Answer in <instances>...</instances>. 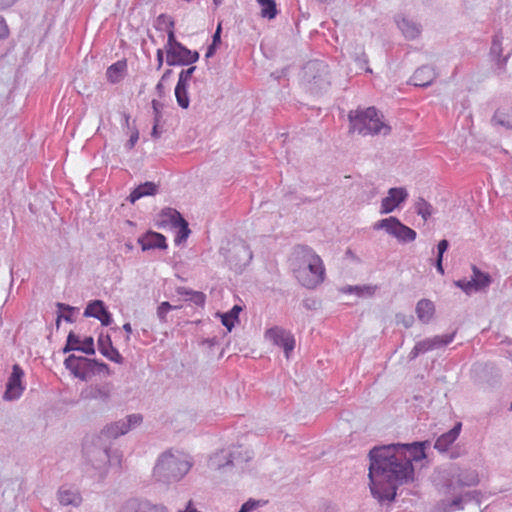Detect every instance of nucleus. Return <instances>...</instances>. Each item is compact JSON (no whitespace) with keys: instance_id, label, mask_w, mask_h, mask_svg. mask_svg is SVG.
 I'll list each match as a JSON object with an SVG mask.
<instances>
[{"instance_id":"nucleus-1","label":"nucleus","mask_w":512,"mask_h":512,"mask_svg":"<svg viewBox=\"0 0 512 512\" xmlns=\"http://www.w3.org/2000/svg\"><path fill=\"white\" fill-rule=\"evenodd\" d=\"M370 490L378 501H392L398 486L414 479V467L396 444L374 447L369 452Z\"/></svg>"},{"instance_id":"nucleus-2","label":"nucleus","mask_w":512,"mask_h":512,"mask_svg":"<svg viewBox=\"0 0 512 512\" xmlns=\"http://www.w3.org/2000/svg\"><path fill=\"white\" fill-rule=\"evenodd\" d=\"M191 456L179 451L162 453L153 468V479L162 484L179 482L191 470Z\"/></svg>"},{"instance_id":"nucleus-3","label":"nucleus","mask_w":512,"mask_h":512,"mask_svg":"<svg viewBox=\"0 0 512 512\" xmlns=\"http://www.w3.org/2000/svg\"><path fill=\"white\" fill-rule=\"evenodd\" d=\"M296 255L301 258L304 267L295 270L300 284L308 289H314L324 281L325 267L322 259L308 246L300 245L295 249Z\"/></svg>"},{"instance_id":"nucleus-4","label":"nucleus","mask_w":512,"mask_h":512,"mask_svg":"<svg viewBox=\"0 0 512 512\" xmlns=\"http://www.w3.org/2000/svg\"><path fill=\"white\" fill-rule=\"evenodd\" d=\"M382 115L375 107L351 110L348 114L350 132L360 135L389 134L391 128L382 121Z\"/></svg>"},{"instance_id":"nucleus-5","label":"nucleus","mask_w":512,"mask_h":512,"mask_svg":"<svg viewBox=\"0 0 512 512\" xmlns=\"http://www.w3.org/2000/svg\"><path fill=\"white\" fill-rule=\"evenodd\" d=\"M110 447V443L103 440V436L97 435L87 437L83 443L84 458L101 479L105 477L108 465L114 458L110 454Z\"/></svg>"},{"instance_id":"nucleus-6","label":"nucleus","mask_w":512,"mask_h":512,"mask_svg":"<svg viewBox=\"0 0 512 512\" xmlns=\"http://www.w3.org/2000/svg\"><path fill=\"white\" fill-rule=\"evenodd\" d=\"M64 366L76 378L83 381L91 379L96 374H110L109 366L106 363L74 354L64 360Z\"/></svg>"},{"instance_id":"nucleus-7","label":"nucleus","mask_w":512,"mask_h":512,"mask_svg":"<svg viewBox=\"0 0 512 512\" xmlns=\"http://www.w3.org/2000/svg\"><path fill=\"white\" fill-rule=\"evenodd\" d=\"M374 230H384L390 236L396 238L400 243L413 242L417 233L412 228L403 224L397 217L390 216L381 219L373 225Z\"/></svg>"},{"instance_id":"nucleus-8","label":"nucleus","mask_w":512,"mask_h":512,"mask_svg":"<svg viewBox=\"0 0 512 512\" xmlns=\"http://www.w3.org/2000/svg\"><path fill=\"white\" fill-rule=\"evenodd\" d=\"M143 418L140 414H131L124 419L107 424L98 436H103V440L111 444L112 439L128 433L132 428L140 425Z\"/></svg>"},{"instance_id":"nucleus-9","label":"nucleus","mask_w":512,"mask_h":512,"mask_svg":"<svg viewBox=\"0 0 512 512\" xmlns=\"http://www.w3.org/2000/svg\"><path fill=\"white\" fill-rule=\"evenodd\" d=\"M251 459L250 452L248 450L244 451V455H242V448L237 447L234 450H221L215 454H213L209 459V467L213 469H221L228 465H233L234 462H247Z\"/></svg>"},{"instance_id":"nucleus-10","label":"nucleus","mask_w":512,"mask_h":512,"mask_svg":"<svg viewBox=\"0 0 512 512\" xmlns=\"http://www.w3.org/2000/svg\"><path fill=\"white\" fill-rule=\"evenodd\" d=\"M446 474L448 477L447 488L449 491H454L456 487H471L479 483L478 474L475 470L452 467Z\"/></svg>"},{"instance_id":"nucleus-11","label":"nucleus","mask_w":512,"mask_h":512,"mask_svg":"<svg viewBox=\"0 0 512 512\" xmlns=\"http://www.w3.org/2000/svg\"><path fill=\"white\" fill-rule=\"evenodd\" d=\"M456 332L446 335H436L431 338H426L418 341L412 350L410 351L408 358L409 360L416 359L420 354L438 349L440 347L450 344L455 338Z\"/></svg>"},{"instance_id":"nucleus-12","label":"nucleus","mask_w":512,"mask_h":512,"mask_svg":"<svg viewBox=\"0 0 512 512\" xmlns=\"http://www.w3.org/2000/svg\"><path fill=\"white\" fill-rule=\"evenodd\" d=\"M252 259L253 253L250 246L243 240L233 243L230 254L227 256L228 262L239 270L248 266Z\"/></svg>"},{"instance_id":"nucleus-13","label":"nucleus","mask_w":512,"mask_h":512,"mask_svg":"<svg viewBox=\"0 0 512 512\" xmlns=\"http://www.w3.org/2000/svg\"><path fill=\"white\" fill-rule=\"evenodd\" d=\"M199 59V53L192 51L186 46L178 45L177 49H171L166 54V63L169 66H186L197 62Z\"/></svg>"},{"instance_id":"nucleus-14","label":"nucleus","mask_w":512,"mask_h":512,"mask_svg":"<svg viewBox=\"0 0 512 512\" xmlns=\"http://www.w3.org/2000/svg\"><path fill=\"white\" fill-rule=\"evenodd\" d=\"M267 339L273 342V344L283 348L286 358H289V354L295 348V339L291 332L275 326L268 329L265 333Z\"/></svg>"},{"instance_id":"nucleus-15","label":"nucleus","mask_w":512,"mask_h":512,"mask_svg":"<svg viewBox=\"0 0 512 512\" xmlns=\"http://www.w3.org/2000/svg\"><path fill=\"white\" fill-rule=\"evenodd\" d=\"M23 376L24 371L19 365L15 364L12 368V373L8 378L6 390L3 394V399L5 401H13L21 397L24 391V387L22 386Z\"/></svg>"},{"instance_id":"nucleus-16","label":"nucleus","mask_w":512,"mask_h":512,"mask_svg":"<svg viewBox=\"0 0 512 512\" xmlns=\"http://www.w3.org/2000/svg\"><path fill=\"white\" fill-rule=\"evenodd\" d=\"M326 73L327 66L322 61L312 60L303 67V79L308 83H314L318 86L326 82Z\"/></svg>"},{"instance_id":"nucleus-17","label":"nucleus","mask_w":512,"mask_h":512,"mask_svg":"<svg viewBox=\"0 0 512 512\" xmlns=\"http://www.w3.org/2000/svg\"><path fill=\"white\" fill-rule=\"evenodd\" d=\"M408 197L407 190L403 187H394L388 190V195L382 199L380 214H388L394 211Z\"/></svg>"},{"instance_id":"nucleus-18","label":"nucleus","mask_w":512,"mask_h":512,"mask_svg":"<svg viewBox=\"0 0 512 512\" xmlns=\"http://www.w3.org/2000/svg\"><path fill=\"white\" fill-rule=\"evenodd\" d=\"M394 20L405 39L414 40L420 36L422 26L417 21L403 14L396 15Z\"/></svg>"},{"instance_id":"nucleus-19","label":"nucleus","mask_w":512,"mask_h":512,"mask_svg":"<svg viewBox=\"0 0 512 512\" xmlns=\"http://www.w3.org/2000/svg\"><path fill=\"white\" fill-rule=\"evenodd\" d=\"M84 316L96 318L104 326H109L113 322L112 315L102 300L91 301L84 310Z\"/></svg>"},{"instance_id":"nucleus-20","label":"nucleus","mask_w":512,"mask_h":512,"mask_svg":"<svg viewBox=\"0 0 512 512\" xmlns=\"http://www.w3.org/2000/svg\"><path fill=\"white\" fill-rule=\"evenodd\" d=\"M400 452H403L406 460H409L410 464L413 461H421L426 457L425 448L429 446L428 441L414 442L411 444H396Z\"/></svg>"},{"instance_id":"nucleus-21","label":"nucleus","mask_w":512,"mask_h":512,"mask_svg":"<svg viewBox=\"0 0 512 512\" xmlns=\"http://www.w3.org/2000/svg\"><path fill=\"white\" fill-rule=\"evenodd\" d=\"M98 350L100 353L105 356L110 361H113L117 364H122L124 362L123 356L119 353V351L113 346L111 338L108 334H100L97 340Z\"/></svg>"},{"instance_id":"nucleus-22","label":"nucleus","mask_w":512,"mask_h":512,"mask_svg":"<svg viewBox=\"0 0 512 512\" xmlns=\"http://www.w3.org/2000/svg\"><path fill=\"white\" fill-rule=\"evenodd\" d=\"M138 243L143 251L152 249H166V237L158 232L148 231L138 238Z\"/></svg>"},{"instance_id":"nucleus-23","label":"nucleus","mask_w":512,"mask_h":512,"mask_svg":"<svg viewBox=\"0 0 512 512\" xmlns=\"http://www.w3.org/2000/svg\"><path fill=\"white\" fill-rule=\"evenodd\" d=\"M120 512H167L162 505H154L148 501L130 499L124 503Z\"/></svg>"},{"instance_id":"nucleus-24","label":"nucleus","mask_w":512,"mask_h":512,"mask_svg":"<svg viewBox=\"0 0 512 512\" xmlns=\"http://www.w3.org/2000/svg\"><path fill=\"white\" fill-rule=\"evenodd\" d=\"M110 388L108 385H90L83 389L80 397L83 400H99L107 403L110 399Z\"/></svg>"},{"instance_id":"nucleus-25","label":"nucleus","mask_w":512,"mask_h":512,"mask_svg":"<svg viewBox=\"0 0 512 512\" xmlns=\"http://www.w3.org/2000/svg\"><path fill=\"white\" fill-rule=\"evenodd\" d=\"M182 215L174 208H164L157 216L156 226L161 229L167 227L176 228L177 223L182 219Z\"/></svg>"},{"instance_id":"nucleus-26","label":"nucleus","mask_w":512,"mask_h":512,"mask_svg":"<svg viewBox=\"0 0 512 512\" xmlns=\"http://www.w3.org/2000/svg\"><path fill=\"white\" fill-rule=\"evenodd\" d=\"M436 77L433 67L424 65L418 68L411 77V83L418 87H427L432 84Z\"/></svg>"},{"instance_id":"nucleus-27","label":"nucleus","mask_w":512,"mask_h":512,"mask_svg":"<svg viewBox=\"0 0 512 512\" xmlns=\"http://www.w3.org/2000/svg\"><path fill=\"white\" fill-rule=\"evenodd\" d=\"M462 424L456 423L455 426L446 433H443L437 438L434 448L439 452H446L448 448L456 441L461 432Z\"/></svg>"},{"instance_id":"nucleus-28","label":"nucleus","mask_w":512,"mask_h":512,"mask_svg":"<svg viewBox=\"0 0 512 512\" xmlns=\"http://www.w3.org/2000/svg\"><path fill=\"white\" fill-rule=\"evenodd\" d=\"M415 312L420 322L428 324L434 317L435 305L429 299H421L416 304Z\"/></svg>"},{"instance_id":"nucleus-29","label":"nucleus","mask_w":512,"mask_h":512,"mask_svg":"<svg viewBox=\"0 0 512 512\" xmlns=\"http://www.w3.org/2000/svg\"><path fill=\"white\" fill-rule=\"evenodd\" d=\"M58 500L61 505L77 507L82 502V497L77 489L61 487L58 491Z\"/></svg>"},{"instance_id":"nucleus-30","label":"nucleus","mask_w":512,"mask_h":512,"mask_svg":"<svg viewBox=\"0 0 512 512\" xmlns=\"http://www.w3.org/2000/svg\"><path fill=\"white\" fill-rule=\"evenodd\" d=\"M157 185L154 182H145L137 186L129 195L128 200L135 203L142 197L156 194Z\"/></svg>"},{"instance_id":"nucleus-31","label":"nucleus","mask_w":512,"mask_h":512,"mask_svg":"<svg viewBox=\"0 0 512 512\" xmlns=\"http://www.w3.org/2000/svg\"><path fill=\"white\" fill-rule=\"evenodd\" d=\"M126 69H127L126 61L122 60V61H117V62L113 63L112 65H110L107 68V71H106L107 80L112 84L119 83L123 79Z\"/></svg>"},{"instance_id":"nucleus-32","label":"nucleus","mask_w":512,"mask_h":512,"mask_svg":"<svg viewBox=\"0 0 512 512\" xmlns=\"http://www.w3.org/2000/svg\"><path fill=\"white\" fill-rule=\"evenodd\" d=\"M242 311L241 306L234 305L231 310L221 315L222 325L231 331L235 323L239 321V313Z\"/></svg>"},{"instance_id":"nucleus-33","label":"nucleus","mask_w":512,"mask_h":512,"mask_svg":"<svg viewBox=\"0 0 512 512\" xmlns=\"http://www.w3.org/2000/svg\"><path fill=\"white\" fill-rule=\"evenodd\" d=\"M261 7L260 15L262 18L272 20L278 14L275 0H256Z\"/></svg>"},{"instance_id":"nucleus-34","label":"nucleus","mask_w":512,"mask_h":512,"mask_svg":"<svg viewBox=\"0 0 512 512\" xmlns=\"http://www.w3.org/2000/svg\"><path fill=\"white\" fill-rule=\"evenodd\" d=\"M492 122L506 129H512V109L511 113L498 109L493 115Z\"/></svg>"},{"instance_id":"nucleus-35","label":"nucleus","mask_w":512,"mask_h":512,"mask_svg":"<svg viewBox=\"0 0 512 512\" xmlns=\"http://www.w3.org/2000/svg\"><path fill=\"white\" fill-rule=\"evenodd\" d=\"M490 276L481 272L476 266H473V277L471 283L474 285V290L478 291L487 287L490 284Z\"/></svg>"},{"instance_id":"nucleus-36","label":"nucleus","mask_w":512,"mask_h":512,"mask_svg":"<svg viewBox=\"0 0 512 512\" xmlns=\"http://www.w3.org/2000/svg\"><path fill=\"white\" fill-rule=\"evenodd\" d=\"M415 212L422 217L424 221H427L433 214V206L427 202L424 198H418L415 202Z\"/></svg>"},{"instance_id":"nucleus-37","label":"nucleus","mask_w":512,"mask_h":512,"mask_svg":"<svg viewBox=\"0 0 512 512\" xmlns=\"http://www.w3.org/2000/svg\"><path fill=\"white\" fill-rule=\"evenodd\" d=\"M176 228H178L179 230L175 236L174 242H175V245H180L187 240V238L189 237V235L191 233V230L189 229L188 222L184 218H182L177 223Z\"/></svg>"},{"instance_id":"nucleus-38","label":"nucleus","mask_w":512,"mask_h":512,"mask_svg":"<svg viewBox=\"0 0 512 512\" xmlns=\"http://www.w3.org/2000/svg\"><path fill=\"white\" fill-rule=\"evenodd\" d=\"M57 308L60 312V314H58V316H57V321H56L57 326H59L61 319H64L66 322H70V323L73 322L71 313L74 311V309H75L74 307H71L64 303H57Z\"/></svg>"},{"instance_id":"nucleus-39","label":"nucleus","mask_w":512,"mask_h":512,"mask_svg":"<svg viewBox=\"0 0 512 512\" xmlns=\"http://www.w3.org/2000/svg\"><path fill=\"white\" fill-rule=\"evenodd\" d=\"M77 351L85 353L87 355L95 354L94 340L92 337H86L81 343L80 346H77Z\"/></svg>"},{"instance_id":"nucleus-40","label":"nucleus","mask_w":512,"mask_h":512,"mask_svg":"<svg viewBox=\"0 0 512 512\" xmlns=\"http://www.w3.org/2000/svg\"><path fill=\"white\" fill-rule=\"evenodd\" d=\"M163 27L170 29H174V21L171 17L161 14L156 19V28L157 29H163Z\"/></svg>"},{"instance_id":"nucleus-41","label":"nucleus","mask_w":512,"mask_h":512,"mask_svg":"<svg viewBox=\"0 0 512 512\" xmlns=\"http://www.w3.org/2000/svg\"><path fill=\"white\" fill-rule=\"evenodd\" d=\"M178 45H182V43L176 40L174 30L173 29L168 30V38H167V43L165 45L166 54H168V51H170L171 49H175V48L177 49Z\"/></svg>"},{"instance_id":"nucleus-42","label":"nucleus","mask_w":512,"mask_h":512,"mask_svg":"<svg viewBox=\"0 0 512 512\" xmlns=\"http://www.w3.org/2000/svg\"><path fill=\"white\" fill-rule=\"evenodd\" d=\"M175 307H173L169 302L165 301V302H162L159 306H158V309H157V316L158 318L161 320V321H166V315L169 311H171L172 309H174Z\"/></svg>"},{"instance_id":"nucleus-43","label":"nucleus","mask_w":512,"mask_h":512,"mask_svg":"<svg viewBox=\"0 0 512 512\" xmlns=\"http://www.w3.org/2000/svg\"><path fill=\"white\" fill-rule=\"evenodd\" d=\"M175 97H176L178 105L181 108L187 109L189 107L190 100H189L187 91L175 92Z\"/></svg>"},{"instance_id":"nucleus-44","label":"nucleus","mask_w":512,"mask_h":512,"mask_svg":"<svg viewBox=\"0 0 512 512\" xmlns=\"http://www.w3.org/2000/svg\"><path fill=\"white\" fill-rule=\"evenodd\" d=\"M396 321L397 323H401L405 328H410L414 324L415 319L413 315L399 313L396 315Z\"/></svg>"},{"instance_id":"nucleus-45","label":"nucleus","mask_w":512,"mask_h":512,"mask_svg":"<svg viewBox=\"0 0 512 512\" xmlns=\"http://www.w3.org/2000/svg\"><path fill=\"white\" fill-rule=\"evenodd\" d=\"M205 299V294L200 291H195L191 293V296L189 298H186V300L194 303L197 306H203L205 303Z\"/></svg>"},{"instance_id":"nucleus-46","label":"nucleus","mask_w":512,"mask_h":512,"mask_svg":"<svg viewBox=\"0 0 512 512\" xmlns=\"http://www.w3.org/2000/svg\"><path fill=\"white\" fill-rule=\"evenodd\" d=\"M502 52V37L495 35L492 40L491 54L500 56Z\"/></svg>"},{"instance_id":"nucleus-47","label":"nucleus","mask_w":512,"mask_h":512,"mask_svg":"<svg viewBox=\"0 0 512 512\" xmlns=\"http://www.w3.org/2000/svg\"><path fill=\"white\" fill-rule=\"evenodd\" d=\"M456 286L461 288L465 293L469 294L474 290V285L471 280L460 279L455 282Z\"/></svg>"},{"instance_id":"nucleus-48","label":"nucleus","mask_w":512,"mask_h":512,"mask_svg":"<svg viewBox=\"0 0 512 512\" xmlns=\"http://www.w3.org/2000/svg\"><path fill=\"white\" fill-rule=\"evenodd\" d=\"M462 497L461 496H456L448 505H447V511L448 512H453L455 510H462L464 507H463V504H462Z\"/></svg>"},{"instance_id":"nucleus-49","label":"nucleus","mask_w":512,"mask_h":512,"mask_svg":"<svg viewBox=\"0 0 512 512\" xmlns=\"http://www.w3.org/2000/svg\"><path fill=\"white\" fill-rule=\"evenodd\" d=\"M195 70H196L195 66H192V67H189L188 69L182 70L179 74V78L186 82H189L191 80L192 75L195 72Z\"/></svg>"},{"instance_id":"nucleus-50","label":"nucleus","mask_w":512,"mask_h":512,"mask_svg":"<svg viewBox=\"0 0 512 512\" xmlns=\"http://www.w3.org/2000/svg\"><path fill=\"white\" fill-rule=\"evenodd\" d=\"M9 35V28L5 19L0 16V39H5Z\"/></svg>"},{"instance_id":"nucleus-51","label":"nucleus","mask_w":512,"mask_h":512,"mask_svg":"<svg viewBox=\"0 0 512 512\" xmlns=\"http://www.w3.org/2000/svg\"><path fill=\"white\" fill-rule=\"evenodd\" d=\"M258 504V501L249 500L241 506L240 510H244V512H250L254 510L258 506Z\"/></svg>"},{"instance_id":"nucleus-52","label":"nucleus","mask_w":512,"mask_h":512,"mask_svg":"<svg viewBox=\"0 0 512 512\" xmlns=\"http://www.w3.org/2000/svg\"><path fill=\"white\" fill-rule=\"evenodd\" d=\"M68 344H71L72 346H80V338L77 336L74 332H70L67 336Z\"/></svg>"},{"instance_id":"nucleus-53","label":"nucleus","mask_w":512,"mask_h":512,"mask_svg":"<svg viewBox=\"0 0 512 512\" xmlns=\"http://www.w3.org/2000/svg\"><path fill=\"white\" fill-rule=\"evenodd\" d=\"M365 290L368 294H372V288L369 287V286H364V287H359V286H349L347 291L348 292H353L355 291L357 294H361V292Z\"/></svg>"},{"instance_id":"nucleus-54","label":"nucleus","mask_w":512,"mask_h":512,"mask_svg":"<svg viewBox=\"0 0 512 512\" xmlns=\"http://www.w3.org/2000/svg\"><path fill=\"white\" fill-rule=\"evenodd\" d=\"M138 139H139L138 132L132 133L129 140L126 143L127 149H132L135 146V144L137 143Z\"/></svg>"},{"instance_id":"nucleus-55","label":"nucleus","mask_w":512,"mask_h":512,"mask_svg":"<svg viewBox=\"0 0 512 512\" xmlns=\"http://www.w3.org/2000/svg\"><path fill=\"white\" fill-rule=\"evenodd\" d=\"M188 86H189V82H186V81L178 78V82L175 87V92L187 91Z\"/></svg>"},{"instance_id":"nucleus-56","label":"nucleus","mask_w":512,"mask_h":512,"mask_svg":"<svg viewBox=\"0 0 512 512\" xmlns=\"http://www.w3.org/2000/svg\"><path fill=\"white\" fill-rule=\"evenodd\" d=\"M156 59H157V70H160L163 66L164 62V52L162 49H158L156 51Z\"/></svg>"},{"instance_id":"nucleus-57","label":"nucleus","mask_w":512,"mask_h":512,"mask_svg":"<svg viewBox=\"0 0 512 512\" xmlns=\"http://www.w3.org/2000/svg\"><path fill=\"white\" fill-rule=\"evenodd\" d=\"M195 292L194 290L188 289L186 287H178L177 294L186 298L191 296V293Z\"/></svg>"},{"instance_id":"nucleus-58","label":"nucleus","mask_w":512,"mask_h":512,"mask_svg":"<svg viewBox=\"0 0 512 512\" xmlns=\"http://www.w3.org/2000/svg\"><path fill=\"white\" fill-rule=\"evenodd\" d=\"M221 41V24L218 25L213 37H212V44L218 45Z\"/></svg>"},{"instance_id":"nucleus-59","label":"nucleus","mask_w":512,"mask_h":512,"mask_svg":"<svg viewBox=\"0 0 512 512\" xmlns=\"http://www.w3.org/2000/svg\"><path fill=\"white\" fill-rule=\"evenodd\" d=\"M449 247V242L446 239L439 241L437 245V252L445 253Z\"/></svg>"},{"instance_id":"nucleus-60","label":"nucleus","mask_w":512,"mask_h":512,"mask_svg":"<svg viewBox=\"0 0 512 512\" xmlns=\"http://www.w3.org/2000/svg\"><path fill=\"white\" fill-rule=\"evenodd\" d=\"M18 0H0V10L12 7Z\"/></svg>"},{"instance_id":"nucleus-61","label":"nucleus","mask_w":512,"mask_h":512,"mask_svg":"<svg viewBox=\"0 0 512 512\" xmlns=\"http://www.w3.org/2000/svg\"><path fill=\"white\" fill-rule=\"evenodd\" d=\"M303 306L308 309L312 310L316 308V301L314 299H305L303 301Z\"/></svg>"},{"instance_id":"nucleus-62","label":"nucleus","mask_w":512,"mask_h":512,"mask_svg":"<svg viewBox=\"0 0 512 512\" xmlns=\"http://www.w3.org/2000/svg\"><path fill=\"white\" fill-rule=\"evenodd\" d=\"M164 82L159 80V82L157 83L156 87H155V90H156V93L158 94V96L160 98H162L165 94V90H164Z\"/></svg>"},{"instance_id":"nucleus-63","label":"nucleus","mask_w":512,"mask_h":512,"mask_svg":"<svg viewBox=\"0 0 512 512\" xmlns=\"http://www.w3.org/2000/svg\"><path fill=\"white\" fill-rule=\"evenodd\" d=\"M162 106H163L162 103L159 102L158 100H155V99L152 100V108H153L154 114L161 113Z\"/></svg>"},{"instance_id":"nucleus-64","label":"nucleus","mask_w":512,"mask_h":512,"mask_svg":"<svg viewBox=\"0 0 512 512\" xmlns=\"http://www.w3.org/2000/svg\"><path fill=\"white\" fill-rule=\"evenodd\" d=\"M151 136L153 138H159L161 136V131L159 130V125L157 123L153 124Z\"/></svg>"}]
</instances>
